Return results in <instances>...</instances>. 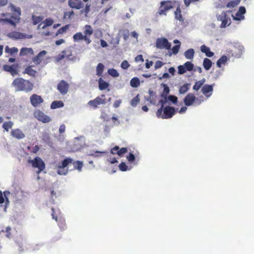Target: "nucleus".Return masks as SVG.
I'll return each instance as SVG.
<instances>
[{"label": "nucleus", "instance_id": "nucleus-41", "mask_svg": "<svg viewBox=\"0 0 254 254\" xmlns=\"http://www.w3.org/2000/svg\"><path fill=\"white\" fill-rule=\"evenodd\" d=\"M190 84L186 83L180 87L179 89L180 94H183L186 93L189 89Z\"/></svg>", "mask_w": 254, "mask_h": 254}, {"label": "nucleus", "instance_id": "nucleus-39", "mask_svg": "<svg viewBox=\"0 0 254 254\" xmlns=\"http://www.w3.org/2000/svg\"><path fill=\"white\" fill-rule=\"evenodd\" d=\"M130 86L132 87H137L140 85V80L137 77H133L130 82Z\"/></svg>", "mask_w": 254, "mask_h": 254}, {"label": "nucleus", "instance_id": "nucleus-20", "mask_svg": "<svg viewBox=\"0 0 254 254\" xmlns=\"http://www.w3.org/2000/svg\"><path fill=\"white\" fill-rule=\"evenodd\" d=\"M195 99L196 98L193 94L189 93L184 98V102L186 106H189L193 104Z\"/></svg>", "mask_w": 254, "mask_h": 254}, {"label": "nucleus", "instance_id": "nucleus-17", "mask_svg": "<svg viewBox=\"0 0 254 254\" xmlns=\"http://www.w3.org/2000/svg\"><path fill=\"white\" fill-rule=\"evenodd\" d=\"M11 135L17 139H21L25 137V135L23 131L19 128L12 129L11 131Z\"/></svg>", "mask_w": 254, "mask_h": 254}, {"label": "nucleus", "instance_id": "nucleus-5", "mask_svg": "<svg viewBox=\"0 0 254 254\" xmlns=\"http://www.w3.org/2000/svg\"><path fill=\"white\" fill-rule=\"evenodd\" d=\"M73 160L70 158H66L64 159L61 165H59L58 166V169L57 173L60 175H65L67 172L68 170L65 169L70 163H72Z\"/></svg>", "mask_w": 254, "mask_h": 254}, {"label": "nucleus", "instance_id": "nucleus-32", "mask_svg": "<svg viewBox=\"0 0 254 254\" xmlns=\"http://www.w3.org/2000/svg\"><path fill=\"white\" fill-rule=\"evenodd\" d=\"M109 83L104 81L102 78H100L99 79V88L101 90L106 89L109 86Z\"/></svg>", "mask_w": 254, "mask_h": 254}, {"label": "nucleus", "instance_id": "nucleus-4", "mask_svg": "<svg viewBox=\"0 0 254 254\" xmlns=\"http://www.w3.org/2000/svg\"><path fill=\"white\" fill-rule=\"evenodd\" d=\"M175 113L176 110L175 108L168 106L163 109V112L161 113L160 115L156 114V116L159 118L168 119L173 117Z\"/></svg>", "mask_w": 254, "mask_h": 254}, {"label": "nucleus", "instance_id": "nucleus-2", "mask_svg": "<svg viewBox=\"0 0 254 254\" xmlns=\"http://www.w3.org/2000/svg\"><path fill=\"white\" fill-rule=\"evenodd\" d=\"M93 33V30L92 27L89 25H86L84 26L83 31L84 35L81 32H77L73 35V39L74 42H79L81 40H84L87 45L91 42L90 36Z\"/></svg>", "mask_w": 254, "mask_h": 254}, {"label": "nucleus", "instance_id": "nucleus-21", "mask_svg": "<svg viewBox=\"0 0 254 254\" xmlns=\"http://www.w3.org/2000/svg\"><path fill=\"white\" fill-rule=\"evenodd\" d=\"M52 215L53 216V218L55 219L56 221L57 222H58V226H59V227L60 228L61 230H64L66 227L65 220L64 219H59L58 220L57 217H55V216H54V213H55L54 208H52Z\"/></svg>", "mask_w": 254, "mask_h": 254}, {"label": "nucleus", "instance_id": "nucleus-1", "mask_svg": "<svg viewBox=\"0 0 254 254\" xmlns=\"http://www.w3.org/2000/svg\"><path fill=\"white\" fill-rule=\"evenodd\" d=\"M11 85L16 91H23L26 93L31 91L34 87L33 84L29 80L22 77H17L14 79Z\"/></svg>", "mask_w": 254, "mask_h": 254}, {"label": "nucleus", "instance_id": "nucleus-57", "mask_svg": "<svg viewBox=\"0 0 254 254\" xmlns=\"http://www.w3.org/2000/svg\"><path fill=\"white\" fill-rule=\"evenodd\" d=\"M127 159L129 162H132L135 160V156L133 153H130L128 156H127Z\"/></svg>", "mask_w": 254, "mask_h": 254}, {"label": "nucleus", "instance_id": "nucleus-50", "mask_svg": "<svg viewBox=\"0 0 254 254\" xmlns=\"http://www.w3.org/2000/svg\"><path fill=\"white\" fill-rule=\"evenodd\" d=\"M90 4H88V3H87L86 5H85V8L83 9V10H82L81 11V13L82 14H83L84 13L85 15H87V14L90 11Z\"/></svg>", "mask_w": 254, "mask_h": 254}, {"label": "nucleus", "instance_id": "nucleus-23", "mask_svg": "<svg viewBox=\"0 0 254 254\" xmlns=\"http://www.w3.org/2000/svg\"><path fill=\"white\" fill-rule=\"evenodd\" d=\"M200 51L202 53H205L206 56L207 57H212L214 55L213 52L210 51V48L205 45L201 46Z\"/></svg>", "mask_w": 254, "mask_h": 254}, {"label": "nucleus", "instance_id": "nucleus-25", "mask_svg": "<svg viewBox=\"0 0 254 254\" xmlns=\"http://www.w3.org/2000/svg\"><path fill=\"white\" fill-rule=\"evenodd\" d=\"M33 65H29L27 66L23 71L24 74H27L28 75L34 77L36 75V74L37 73L36 71L35 70H34L32 69Z\"/></svg>", "mask_w": 254, "mask_h": 254}, {"label": "nucleus", "instance_id": "nucleus-64", "mask_svg": "<svg viewBox=\"0 0 254 254\" xmlns=\"http://www.w3.org/2000/svg\"><path fill=\"white\" fill-rule=\"evenodd\" d=\"M65 127L64 125H62L60 126L59 128V132L60 133H63L65 131Z\"/></svg>", "mask_w": 254, "mask_h": 254}, {"label": "nucleus", "instance_id": "nucleus-27", "mask_svg": "<svg viewBox=\"0 0 254 254\" xmlns=\"http://www.w3.org/2000/svg\"><path fill=\"white\" fill-rule=\"evenodd\" d=\"M175 17L176 19L181 22L184 21V19L181 14V10L180 6H178L175 11Z\"/></svg>", "mask_w": 254, "mask_h": 254}, {"label": "nucleus", "instance_id": "nucleus-49", "mask_svg": "<svg viewBox=\"0 0 254 254\" xmlns=\"http://www.w3.org/2000/svg\"><path fill=\"white\" fill-rule=\"evenodd\" d=\"M74 14L73 10L68 11L64 12V18H70Z\"/></svg>", "mask_w": 254, "mask_h": 254}, {"label": "nucleus", "instance_id": "nucleus-54", "mask_svg": "<svg viewBox=\"0 0 254 254\" xmlns=\"http://www.w3.org/2000/svg\"><path fill=\"white\" fill-rule=\"evenodd\" d=\"M178 73L180 74H183L187 72V70L185 69L184 65H179L178 67Z\"/></svg>", "mask_w": 254, "mask_h": 254}, {"label": "nucleus", "instance_id": "nucleus-33", "mask_svg": "<svg viewBox=\"0 0 254 254\" xmlns=\"http://www.w3.org/2000/svg\"><path fill=\"white\" fill-rule=\"evenodd\" d=\"M205 78H203L201 80L196 81L193 86V89L195 91H198L201 87V86L203 85V84L205 83Z\"/></svg>", "mask_w": 254, "mask_h": 254}, {"label": "nucleus", "instance_id": "nucleus-13", "mask_svg": "<svg viewBox=\"0 0 254 254\" xmlns=\"http://www.w3.org/2000/svg\"><path fill=\"white\" fill-rule=\"evenodd\" d=\"M18 68V64H14L11 65L5 64L3 66L4 71L9 72L13 76L18 74L17 69Z\"/></svg>", "mask_w": 254, "mask_h": 254}, {"label": "nucleus", "instance_id": "nucleus-43", "mask_svg": "<svg viewBox=\"0 0 254 254\" xmlns=\"http://www.w3.org/2000/svg\"><path fill=\"white\" fill-rule=\"evenodd\" d=\"M66 53L65 51H63L62 54H59L56 57V60L57 62H59L62 60H63L64 57H66L67 58H69V57L70 55H65V54Z\"/></svg>", "mask_w": 254, "mask_h": 254}, {"label": "nucleus", "instance_id": "nucleus-31", "mask_svg": "<svg viewBox=\"0 0 254 254\" xmlns=\"http://www.w3.org/2000/svg\"><path fill=\"white\" fill-rule=\"evenodd\" d=\"M64 106V103L62 101H54L51 105V108L55 109L63 107Z\"/></svg>", "mask_w": 254, "mask_h": 254}, {"label": "nucleus", "instance_id": "nucleus-28", "mask_svg": "<svg viewBox=\"0 0 254 254\" xmlns=\"http://www.w3.org/2000/svg\"><path fill=\"white\" fill-rule=\"evenodd\" d=\"M161 86L163 87V91L161 94V97L167 99V95L170 92L169 87L165 84H162Z\"/></svg>", "mask_w": 254, "mask_h": 254}, {"label": "nucleus", "instance_id": "nucleus-52", "mask_svg": "<svg viewBox=\"0 0 254 254\" xmlns=\"http://www.w3.org/2000/svg\"><path fill=\"white\" fill-rule=\"evenodd\" d=\"M68 28V25H65L60 28L56 34V35H58L59 34H62L65 32Z\"/></svg>", "mask_w": 254, "mask_h": 254}, {"label": "nucleus", "instance_id": "nucleus-16", "mask_svg": "<svg viewBox=\"0 0 254 254\" xmlns=\"http://www.w3.org/2000/svg\"><path fill=\"white\" fill-rule=\"evenodd\" d=\"M68 5L72 8L79 9L84 6V3L80 0H69Z\"/></svg>", "mask_w": 254, "mask_h": 254}, {"label": "nucleus", "instance_id": "nucleus-19", "mask_svg": "<svg viewBox=\"0 0 254 254\" xmlns=\"http://www.w3.org/2000/svg\"><path fill=\"white\" fill-rule=\"evenodd\" d=\"M214 85V84L212 85H204L201 89L202 93L206 96L209 97L212 93Z\"/></svg>", "mask_w": 254, "mask_h": 254}, {"label": "nucleus", "instance_id": "nucleus-38", "mask_svg": "<svg viewBox=\"0 0 254 254\" xmlns=\"http://www.w3.org/2000/svg\"><path fill=\"white\" fill-rule=\"evenodd\" d=\"M43 17L42 16H36L33 15L32 16V20L33 21V24L34 25H36L38 23H40V22L43 20Z\"/></svg>", "mask_w": 254, "mask_h": 254}, {"label": "nucleus", "instance_id": "nucleus-63", "mask_svg": "<svg viewBox=\"0 0 254 254\" xmlns=\"http://www.w3.org/2000/svg\"><path fill=\"white\" fill-rule=\"evenodd\" d=\"M108 160L111 164H115L118 162V161L115 157H110Z\"/></svg>", "mask_w": 254, "mask_h": 254}, {"label": "nucleus", "instance_id": "nucleus-30", "mask_svg": "<svg viewBox=\"0 0 254 254\" xmlns=\"http://www.w3.org/2000/svg\"><path fill=\"white\" fill-rule=\"evenodd\" d=\"M212 65V63L210 60L208 58H205L203 62V66L205 70L210 69Z\"/></svg>", "mask_w": 254, "mask_h": 254}, {"label": "nucleus", "instance_id": "nucleus-6", "mask_svg": "<svg viewBox=\"0 0 254 254\" xmlns=\"http://www.w3.org/2000/svg\"><path fill=\"white\" fill-rule=\"evenodd\" d=\"M173 7L172 2L170 1H162L160 2L157 14L159 15H166V12Z\"/></svg>", "mask_w": 254, "mask_h": 254}, {"label": "nucleus", "instance_id": "nucleus-62", "mask_svg": "<svg viewBox=\"0 0 254 254\" xmlns=\"http://www.w3.org/2000/svg\"><path fill=\"white\" fill-rule=\"evenodd\" d=\"M135 61L136 62H143L144 60L142 56L141 55H138L135 57Z\"/></svg>", "mask_w": 254, "mask_h": 254}, {"label": "nucleus", "instance_id": "nucleus-51", "mask_svg": "<svg viewBox=\"0 0 254 254\" xmlns=\"http://www.w3.org/2000/svg\"><path fill=\"white\" fill-rule=\"evenodd\" d=\"M127 147H123L120 149H119V151L117 152V154L119 156H122L124 154L127 153Z\"/></svg>", "mask_w": 254, "mask_h": 254}, {"label": "nucleus", "instance_id": "nucleus-24", "mask_svg": "<svg viewBox=\"0 0 254 254\" xmlns=\"http://www.w3.org/2000/svg\"><path fill=\"white\" fill-rule=\"evenodd\" d=\"M11 18H4V22H6L11 25L15 26L16 23L19 22L20 17L17 16H11Z\"/></svg>", "mask_w": 254, "mask_h": 254}, {"label": "nucleus", "instance_id": "nucleus-7", "mask_svg": "<svg viewBox=\"0 0 254 254\" xmlns=\"http://www.w3.org/2000/svg\"><path fill=\"white\" fill-rule=\"evenodd\" d=\"M34 168H37L38 169L37 172L38 174H39L45 169V164L42 159L39 157H36L33 160L29 161Z\"/></svg>", "mask_w": 254, "mask_h": 254}, {"label": "nucleus", "instance_id": "nucleus-15", "mask_svg": "<svg viewBox=\"0 0 254 254\" xmlns=\"http://www.w3.org/2000/svg\"><path fill=\"white\" fill-rule=\"evenodd\" d=\"M246 10L244 6H240L238 11L236 13L235 15H232L233 19L235 20H242L245 19L244 14L246 13Z\"/></svg>", "mask_w": 254, "mask_h": 254}, {"label": "nucleus", "instance_id": "nucleus-3", "mask_svg": "<svg viewBox=\"0 0 254 254\" xmlns=\"http://www.w3.org/2000/svg\"><path fill=\"white\" fill-rule=\"evenodd\" d=\"M106 103L105 95L102 94L97 96L94 99L89 101L87 103V105L95 109L99 108L101 105H105Z\"/></svg>", "mask_w": 254, "mask_h": 254}, {"label": "nucleus", "instance_id": "nucleus-29", "mask_svg": "<svg viewBox=\"0 0 254 254\" xmlns=\"http://www.w3.org/2000/svg\"><path fill=\"white\" fill-rule=\"evenodd\" d=\"M194 55V51L193 49H189L187 50L184 53V55L186 59L191 60L193 58Z\"/></svg>", "mask_w": 254, "mask_h": 254}, {"label": "nucleus", "instance_id": "nucleus-10", "mask_svg": "<svg viewBox=\"0 0 254 254\" xmlns=\"http://www.w3.org/2000/svg\"><path fill=\"white\" fill-rule=\"evenodd\" d=\"M34 116L38 121L43 123H47L51 121L50 117L45 115L40 110H36L34 113Z\"/></svg>", "mask_w": 254, "mask_h": 254}, {"label": "nucleus", "instance_id": "nucleus-61", "mask_svg": "<svg viewBox=\"0 0 254 254\" xmlns=\"http://www.w3.org/2000/svg\"><path fill=\"white\" fill-rule=\"evenodd\" d=\"M121 102H122L121 100H116L113 104L114 107H115V108L119 107L120 106Z\"/></svg>", "mask_w": 254, "mask_h": 254}, {"label": "nucleus", "instance_id": "nucleus-8", "mask_svg": "<svg viewBox=\"0 0 254 254\" xmlns=\"http://www.w3.org/2000/svg\"><path fill=\"white\" fill-rule=\"evenodd\" d=\"M171 44L165 38H157L156 41V47L159 49L170 50Z\"/></svg>", "mask_w": 254, "mask_h": 254}, {"label": "nucleus", "instance_id": "nucleus-11", "mask_svg": "<svg viewBox=\"0 0 254 254\" xmlns=\"http://www.w3.org/2000/svg\"><path fill=\"white\" fill-rule=\"evenodd\" d=\"M69 86L68 83L63 80L58 84L57 89L61 94L65 95L68 92Z\"/></svg>", "mask_w": 254, "mask_h": 254}, {"label": "nucleus", "instance_id": "nucleus-40", "mask_svg": "<svg viewBox=\"0 0 254 254\" xmlns=\"http://www.w3.org/2000/svg\"><path fill=\"white\" fill-rule=\"evenodd\" d=\"M5 53L10 54L11 55H13L17 54L18 52V49L15 47L10 48L8 46H6L5 48Z\"/></svg>", "mask_w": 254, "mask_h": 254}, {"label": "nucleus", "instance_id": "nucleus-59", "mask_svg": "<svg viewBox=\"0 0 254 254\" xmlns=\"http://www.w3.org/2000/svg\"><path fill=\"white\" fill-rule=\"evenodd\" d=\"M119 147L118 146H116L111 149L110 152L112 154H117V152L119 151Z\"/></svg>", "mask_w": 254, "mask_h": 254}, {"label": "nucleus", "instance_id": "nucleus-47", "mask_svg": "<svg viewBox=\"0 0 254 254\" xmlns=\"http://www.w3.org/2000/svg\"><path fill=\"white\" fill-rule=\"evenodd\" d=\"M139 102V98L138 97V95L135 96L130 101V105L133 106L135 107L137 105V104Z\"/></svg>", "mask_w": 254, "mask_h": 254}, {"label": "nucleus", "instance_id": "nucleus-56", "mask_svg": "<svg viewBox=\"0 0 254 254\" xmlns=\"http://www.w3.org/2000/svg\"><path fill=\"white\" fill-rule=\"evenodd\" d=\"M121 66L122 68L126 69L129 66V64L127 61L125 60L121 63Z\"/></svg>", "mask_w": 254, "mask_h": 254}, {"label": "nucleus", "instance_id": "nucleus-48", "mask_svg": "<svg viewBox=\"0 0 254 254\" xmlns=\"http://www.w3.org/2000/svg\"><path fill=\"white\" fill-rule=\"evenodd\" d=\"M180 48V45H176L174 46L171 49L172 53H170L169 56H171L172 54H174V55H176L179 52Z\"/></svg>", "mask_w": 254, "mask_h": 254}, {"label": "nucleus", "instance_id": "nucleus-42", "mask_svg": "<svg viewBox=\"0 0 254 254\" xmlns=\"http://www.w3.org/2000/svg\"><path fill=\"white\" fill-rule=\"evenodd\" d=\"M72 163L73 165L74 169L80 171L81 170V168L83 167V163L82 162L79 161H72Z\"/></svg>", "mask_w": 254, "mask_h": 254}, {"label": "nucleus", "instance_id": "nucleus-18", "mask_svg": "<svg viewBox=\"0 0 254 254\" xmlns=\"http://www.w3.org/2000/svg\"><path fill=\"white\" fill-rule=\"evenodd\" d=\"M46 54L47 52L46 51H42L37 56L32 58V62L37 65L39 64Z\"/></svg>", "mask_w": 254, "mask_h": 254}, {"label": "nucleus", "instance_id": "nucleus-60", "mask_svg": "<svg viewBox=\"0 0 254 254\" xmlns=\"http://www.w3.org/2000/svg\"><path fill=\"white\" fill-rule=\"evenodd\" d=\"M11 228L10 227H7L5 229V233H6V236L8 238H10V237L11 236V233H10V231H11Z\"/></svg>", "mask_w": 254, "mask_h": 254}, {"label": "nucleus", "instance_id": "nucleus-22", "mask_svg": "<svg viewBox=\"0 0 254 254\" xmlns=\"http://www.w3.org/2000/svg\"><path fill=\"white\" fill-rule=\"evenodd\" d=\"M54 23V21L51 18H47L43 22H41L38 26V28L44 29L47 26H51Z\"/></svg>", "mask_w": 254, "mask_h": 254}, {"label": "nucleus", "instance_id": "nucleus-55", "mask_svg": "<svg viewBox=\"0 0 254 254\" xmlns=\"http://www.w3.org/2000/svg\"><path fill=\"white\" fill-rule=\"evenodd\" d=\"M168 99L174 104H177L178 102V98L174 95H169Z\"/></svg>", "mask_w": 254, "mask_h": 254}, {"label": "nucleus", "instance_id": "nucleus-45", "mask_svg": "<svg viewBox=\"0 0 254 254\" xmlns=\"http://www.w3.org/2000/svg\"><path fill=\"white\" fill-rule=\"evenodd\" d=\"M108 73L109 75L114 77H117L119 76V73L117 70L114 68H110L108 70Z\"/></svg>", "mask_w": 254, "mask_h": 254}, {"label": "nucleus", "instance_id": "nucleus-46", "mask_svg": "<svg viewBox=\"0 0 254 254\" xmlns=\"http://www.w3.org/2000/svg\"><path fill=\"white\" fill-rule=\"evenodd\" d=\"M166 102V99H165L164 100H161L159 101V103L161 104V106L159 109H158V110L156 112V114L160 115L161 113L163 112V109L164 108V105L165 104Z\"/></svg>", "mask_w": 254, "mask_h": 254}, {"label": "nucleus", "instance_id": "nucleus-14", "mask_svg": "<svg viewBox=\"0 0 254 254\" xmlns=\"http://www.w3.org/2000/svg\"><path fill=\"white\" fill-rule=\"evenodd\" d=\"M31 104L34 107H37L41 103H43L44 100L42 97L37 94H34L30 98Z\"/></svg>", "mask_w": 254, "mask_h": 254}, {"label": "nucleus", "instance_id": "nucleus-58", "mask_svg": "<svg viewBox=\"0 0 254 254\" xmlns=\"http://www.w3.org/2000/svg\"><path fill=\"white\" fill-rule=\"evenodd\" d=\"M163 65V63L160 61H157L155 63V69L159 68Z\"/></svg>", "mask_w": 254, "mask_h": 254}, {"label": "nucleus", "instance_id": "nucleus-12", "mask_svg": "<svg viewBox=\"0 0 254 254\" xmlns=\"http://www.w3.org/2000/svg\"><path fill=\"white\" fill-rule=\"evenodd\" d=\"M8 36L9 38L15 40L30 38L32 37V36H29L25 34L17 31L11 32L8 33Z\"/></svg>", "mask_w": 254, "mask_h": 254}, {"label": "nucleus", "instance_id": "nucleus-44", "mask_svg": "<svg viewBox=\"0 0 254 254\" xmlns=\"http://www.w3.org/2000/svg\"><path fill=\"white\" fill-rule=\"evenodd\" d=\"M184 66L185 67V69L187 71H190L192 70L194 65L190 62H187L184 64Z\"/></svg>", "mask_w": 254, "mask_h": 254}, {"label": "nucleus", "instance_id": "nucleus-35", "mask_svg": "<svg viewBox=\"0 0 254 254\" xmlns=\"http://www.w3.org/2000/svg\"><path fill=\"white\" fill-rule=\"evenodd\" d=\"M104 67L103 64L99 63L96 67V74L99 76H102Z\"/></svg>", "mask_w": 254, "mask_h": 254}, {"label": "nucleus", "instance_id": "nucleus-26", "mask_svg": "<svg viewBox=\"0 0 254 254\" xmlns=\"http://www.w3.org/2000/svg\"><path fill=\"white\" fill-rule=\"evenodd\" d=\"M229 60L228 58L225 56H222L217 61L216 63L217 66L218 67H221L222 65L225 64Z\"/></svg>", "mask_w": 254, "mask_h": 254}, {"label": "nucleus", "instance_id": "nucleus-36", "mask_svg": "<svg viewBox=\"0 0 254 254\" xmlns=\"http://www.w3.org/2000/svg\"><path fill=\"white\" fill-rule=\"evenodd\" d=\"M13 123L11 121H8V122H5L2 124V128L5 130L6 131H8L9 129L13 126Z\"/></svg>", "mask_w": 254, "mask_h": 254}, {"label": "nucleus", "instance_id": "nucleus-37", "mask_svg": "<svg viewBox=\"0 0 254 254\" xmlns=\"http://www.w3.org/2000/svg\"><path fill=\"white\" fill-rule=\"evenodd\" d=\"M241 1V0H231L228 2L226 5L228 8H233L238 5Z\"/></svg>", "mask_w": 254, "mask_h": 254}, {"label": "nucleus", "instance_id": "nucleus-53", "mask_svg": "<svg viewBox=\"0 0 254 254\" xmlns=\"http://www.w3.org/2000/svg\"><path fill=\"white\" fill-rule=\"evenodd\" d=\"M119 169L122 171H126L127 170V166L124 162H122L119 166Z\"/></svg>", "mask_w": 254, "mask_h": 254}, {"label": "nucleus", "instance_id": "nucleus-34", "mask_svg": "<svg viewBox=\"0 0 254 254\" xmlns=\"http://www.w3.org/2000/svg\"><path fill=\"white\" fill-rule=\"evenodd\" d=\"M9 6L11 8V10L12 12H14L15 13L14 16H17L18 17H20V15H21V10L19 7H15L13 4L10 3Z\"/></svg>", "mask_w": 254, "mask_h": 254}, {"label": "nucleus", "instance_id": "nucleus-9", "mask_svg": "<svg viewBox=\"0 0 254 254\" xmlns=\"http://www.w3.org/2000/svg\"><path fill=\"white\" fill-rule=\"evenodd\" d=\"M217 20L221 21L220 25L221 28H225L227 26H229L231 23L230 18L225 12H223L219 15L217 16Z\"/></svg>", "mask_w": 254, "mask_h": 254}]
</instances>
